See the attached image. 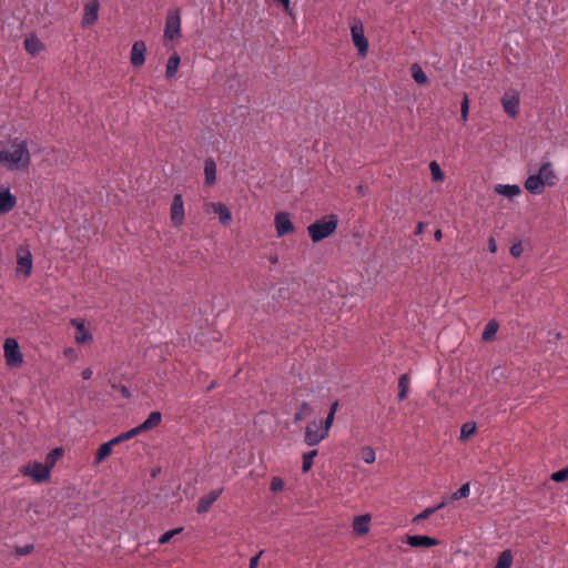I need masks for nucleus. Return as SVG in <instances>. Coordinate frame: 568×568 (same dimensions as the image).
<instances>
[{"label": "nucleus", "mask_w": 568, "mask_h": 568, "mask_svg": "<svg viewBox=\"0 0 568 568\" xmlns=\"http://www.w3.org/2000/svg\"><path fill=\"white\" fill-rule=\"evenodd\" d=\"M429 169L434 181H442L444 179V173L436 161L430 162Z\"/></svg>", "instance_id": "e433bc0d"}, {"label": "nucleus", "mask_w": 568, "mask_h": 568, "mask_svg": "<svg viewBox=\"0 0 568 568\" xmlns=\"http://www.w3.org/2000/svg\"><path fill=\"white\" fill-rule=\"evenodd\" d=\"M210 206L212 207L213 212L219 215L221 224L227 226L232 223L231 211L225 204L217 202L211 203Z\"/></svg>", "instance_id": "6ab92c4d"}, {"label": "nucleus", "mask_w": 568, "mask_h": 568, "mask_svg": "<svg viewBox=\"0 0 568 568\" xmlns=\"http://www.w3.org/2000/svg\"><path fill=\"white\" fill-rule=\"evenodd\" d=\"M205 183L212 185L216 181V164L212 158H207L204 162Z\"/></svg>", "instance_id": "4be33fe9"}, {"label": "nucleus", "mask_w": 568, "mask_h": 568, "mask_svg": "<svg viewBox=\"0 0 568 568\" xmlns=\"http://www.w3.org/2000/svg\"><path fill=\"white\" fill-rule=\"evenodd\" d=\"M334 416L335 415H332V414H328L327 417L325 418L324 420V429L323 432H326V434L328 435V430L334 422Z\"/></svg>", "instance_id": "de8ad7c7"}, {"label": "nucleus", "mask_w": 568, "mask_h": 568, "mask_svg": "<svg viewBox=\"0 0 568 568\" xmlns=\"http://www.w3.org/2000/svg\"><path fill=\"white\" fill-rule=\"evenodd\" d=\"M262 554H263V550H261L256 556H254L250 559V565H248L250 568H257L258 560H260V557L262 556Z\"/></svg>", "instance_id": "09e8293b"}, {"label": "nucleus", "mask_w": 568, "mask_h": 568, "mask_svg": "<svg viewBox=\"0 0 568 568\" xmlns=\"http://www.w3.org/2000/svg\"><path fill=\"white\" fill-rule=\"evenodd\" d=\"M274 223L277 236L280 237L295 231V227L290 219V214L286 212L277 213L275 215Z\"/></svg>", "instance_id": "6e6552de"}, {"label": "nucleus", "mask_w": 568, "mask_h": 568, "mask_svg": "<svg viewBox=\"0 0 568 568\" xmlns=\"http://www.w3.org/2000/svg\"><path fill=\"white\" fill-rule=\"evenodd\" d=\"M111 453H112V447L110 446V444H108V443L102 444L97 452L94 464L99 465L105 458H108L111 455Z\"/></svg>", "instance_id": "f704fd0d"}, {"label": "nucleus", "mask_w": 568, "mask_h": 568, "mask_svg": "<svg viewBox=\"0 0 568 568\" xmlns=\"http://www.w3.org/2000/svg\"><path fill=\"white\" fill-rule=\"evenodd\" d=\"M11 150H0V163H6L8 170L28 169L31 155L26 140L18 138L10 141Z\"/></svg>", "instance_id": "f257e3e1"}, {"label": "nucleus", "mask_w": 568, "mask_h": 568, "mask_svg": "<svg viewBox=\"0 0 568 568\" xmlns=\"http://www.w3.org/2000/svg\"><path fill=\"white\" fill-rule=\"evenodd\" d=\"M488 245H489V251H490L491 253H495V252H496L497 246H496V242H495V240H494V239H490V240H489Z\"/></svg>", "instance_id": "6e6d98bb"}, {"label": "nucleus", "mask_w": 568, "mask_h": 568, "mask_svg": "<svg viewBox=\"0 0 568 568\" xmlns=\"http://www.w3.org/2000/svg\"><path fill=\"white\" fill-rule=\"evenodd\" d=\"M371 517L368 515H362L354 518L353 530L357 535H365L369 530Z\"/></svg>", "instance_id": "aec40b11"}, {"label": "nucleus", "mask_w": 568, "mask_h": 568, "mask_svg": "<svg viewBox=\"0 0 568 568\" xmlns=\"http://www.w3.org/2000/svg\"><path fill=\"white\" fill-rule=\"evenodd\" d=\"M410 547H424L429 548L437 546L439 544V540L429 536H422V535H414V536H407L406 541Z\"/></svg>", "instance_id": "4468645a"}, {"label": "nucleus", "mask_w": 568, "mask_h": 568, "mask_svg": "<svg viewBox=\"0 0 568 568\" xmlns=\"http://www.w3.org/2000/svg\"><path fill=\"white\" fill-rule=\"evenodd\" d=\"M425 223L424 222H418L417 226H416V230H415V234L416 235H419L424 232V227H425Z\"/></svg>", "instance_id": "864d4df0"}, {"label": "nucleus", "mask_w": 568, "mask_h": 568, "mask_svg": "<svg viewBox=\"0 0 568 568\" xmlns=\"http://www.w3.org/2000/svg\"><path fill=\"white\" fill-rule=\"evenodd\" d=\"M410 74L417 84L424 85L427 84L429 81L426 73L423 71L422 67L417 63H414L410 67Z\"/></svg>", "instance_id": "cd10ccee"}, {"label": "nucleus", "mask_w": 568, "mask_h": 568, "mask_svg": "<svg viewBox=\"0 0 568 568\" xmlns=\"http://www.w3.org/2000/svg\"><path fill=\"white\" fill-rule=\"evenodd\" d=\"M272 262L273 263L277 262V258L276 257H272Z\"/></svg>", "instance_id": "bf43d9fd"}, {"label": "nucleus", "mask_w": 568, "mask_h": 568, "mask_svg": "<svg viewBox=\"0 0 568 568\" xmlns=\"http://www.w3.org/2000/svg\"><path fill=\"white\" fill-rule=\"evenodd\" d=\"M215 387V383H211L209 386H207V392L212 390L213 388Z\"/></svg>", "instance_id": "13d9d810"}, {"label": "nucleus", "mask_w": 568, "mask_h": 568, "mask_svg": "<svg viewBox=\"0 0 568 568\" xmlns=\"http://www.w3.org/2000/svg\"><path fill=\"white\" fill-rule=\"evenodd\" d=\"M162 420V414L160 412H152L149 417L140 424V429L142 432L151 430L160 425Z\"/></svg>", "instance_id": "5701e85b"}, {"label": "nucleus", "mask_w": 568, "mask_h": 568, "mask_svg": "<svg viewBox=\"0 0 568 568\" xmlns=\"http://www.w3.org/2000/svg\"><path fill=\"white\" fill-rule=\"evenodd\" d=\"M513 552L510 549L501 551L497 558V564L494 568H510L513 565Z\"/></svg>", "instance_id": "c85d7f7f"}, {"label": "nucleus", "mask_w": 568, "mask_h": 568, "mask_svg": "<svg viewBox=\"0 0 568 568\" xmlns=\"http://www.w3.org/2000/svg\"><path fill=\"white\" fill-rule=\"evenodd\" d=\"M106 443L110 444L111 447H113L114 445L123 443V439L121 438V434H120L119 436L112 438L111 440H109Z\"/></svg>", "instance_id": "3c124183"}, {"label": "nucleus", "mask_w": 568, "mask_h": 568, "mask_svg": "<svg viewBox=\"0 0 568 568\" xmlns=\"http://www.w3.org/2000/svg\"><path fill=\"white\" fill-rule=\"evenodd\" d=\"M71 323L77 328L75 342L78 344H82V343L92 341V334L85 328L83 323L78 322L77 320H72Z\"/></svg>", "instance_id": "412c9836"}, {"label": "nucleus", "mask_w": 568, "mask_h": 568, "mask_svg": "<svg viewBox=\"0 0 568 568\" xmlns=\"http://www.w3.org/2000/svg\"><path fill=\"white\" fill-rule=\"evenodd\" d=\"M181 17L180 10L176 9L168 13L165 19V28H164V39L165 40H175L181 38Z\"/></svg>", "instance_id": "423d86ee"}, {"label": "nucleus", "mask_w": 568, "mask_h": 568, "mask_svg": "<svg viewBox=\"0 0 568 568\" xmlns=\"http://www.w3.org/2000/svg\"><path fill=\"white\" fill-rule=\"evenodd\" d=\"M338 225V217L331 214L324 219L317 220L307 226V232L313 242L317 243L332 235Z\"/></svg>", "instance_id": "f03ea898"}, {"label": "nucleus", "mask_w": 568, "mask_h": 568, "mask_svg": "<svg viewBox=\"0 0 568 568\" xmlns=\"http://www.w3.org/2000/svg\"><path fill=\"white\" fill-rule=\"evenodd\" d=\"M119 390H120L121 395H122L124 398H130V397H131V393H130V390H129V388H128L126 386L121 385V386L119 387Z\"/></svg>", "instance_id": "8fccbe9b"}, {"label": "nucleus", "mask_w": 568, "mask_h": 568, "mask_svg": "<svg viewBox=\"0 0 568 568\" xmlns=\"http://www.w3.org/2000/svg\"><path fill=\"white\" fill-rule=\"evenodd\" d=\"M312 412H313L312 406L307 402H303L300 405L298 412L295 413V415L293 417L294 423L297 424V423L302 422L305 418V416L311 415Z\"/></svg>", "instance_id": "72a5a7b5"}, {"label": "nucleus", "mask_w": 568, "mask_h": 568, "mask_svg": "<svg viewBox=\"0 0 568 568\" xmlns=\"http://www.w3.org/2000/svg\"><path fill=\"white\" fill-rule=\"evenodd\" d=\"M63 456V449L62 448H54L52 449L47 456L44 465L49 467V470L54 467L57 462Z\"/></svg>", "instance_id": "7c9ffc66"}, {"label": "nucleus", "mask_w": 568, "mask_h": 568, "mask_svg": "<svg viewBox=\"0 0 568 568\" xmlns=\"http://www.w3.org/2000/svg\"><path fill=\"white\" fill-rule=\"evenodd\" d=\"M409 387V376L408 374H402L398 378V399L404 400L407 398Z\"/></svg>", "instance_id": "c756f323"}, {"label": "nucleus", "mask_w": 568, "mask_h": 568, "mask_svg": "<svg viewBox=\"0 0 568 568\" xmlns=\"http://www.w3.org/2000/svg\"><path fill=\"white\" fill-rule=\"evenodd\" d=\"M223 491V488L212 490L209 494L202 496L196 505V511L197 514H204L210 510L212 505L217 500V498L221 496Z\"/></svg>", "instance_id": "f8f14e48"}, {"label": "nucleus", "mask_w": 568, "mask_h": 568, "mask_svg": "<svg viewBox=\"0 0 568 568\" xmlns=\"http://www.w3.org/2000/svg\"><path fill=\"white\" fill-rule=\"evenodd\" d=\"M538 174L540 175L542 182H545L546 186H554L557 183V175L552 169L551 162H545L538 170Z\"/></svg>", "instance_id": "f3484780"}, {"label": "nucleus", "mask_w": 568, "mask_h": 568, "mask_svg": "<svg viewBox=\"0 0 568 568\" xmlns=\"http://www.w3.org/2000/svg\"><path fill=\"white\" fill-rule=\"evenodd\" d=\"M21 474L31 477L36 483H45L50 479V470L44 464L31 462L22 466Z\"/></svg>", "instance_id": "20e7f679"}, {"label": "nucleus", "mask_w": 568, "mask_h": 568, "mask_svg": "<svg viewBox=\"0 0 568 568\" xmlns=\"http://www.w3.org/2000/svg\"><path fill=\"white\" fill-rule=\"evenodd\" d=\"M434 237H435V240H436V241H440V240H442V237H443L442 230H439V229H438V230H436V231H435V234H434Z\"/></svg>", "instance_id": "4d7b16f0"}, {"label": "nucleus", "mask_w": 568, "mask_h": 568, "mask_svg": "<svg viewBox=\"0 0 568 568\" xmlns=\"http://www.w3.org/2000/svg\"><path fill=\"white\" fill-rule=\"evenodd\" d=\"M445 506H446V503L442 501L440 504H438L435 507H429V508L424 509L420 514H418L416 517H414L413 523L417 524L420 520L429 518L434 513L444 508Z\"/></svg>", "instance_id": "473e14b6"}, {"label": "nucleus", "mask_w": 568, "mask_h": 568, "mask_svg": "<svg viewBox=\"0 0 568 568\" xmlns=\"http://www.w3.org/2000/svg\"><path fill=\"white\" fill-rule=\"evenodd\" d=\"M361 455H362V459L366 463V464H373L375 462V458H376V455H375V452L372 447H363L362 448V452H361Z\"/></svg>", "instance_id": "c9c22d12"}, {"label": "nucleus", "mask_w": 568, "mask_h": 568, "mask_svg": "<svg viewBox=\"0 0 568 568\" xmlns=\"http://www.w3.org/2000/svg\"><path fill=\"white\" fill-rule=\"evenodd\" d=\"M24 49L31 54V55H37L38 53H40L44 47L42 44V42L36 38V37H30V38H27L24 40Z\"/></svg>", "instance_id": "393cba45"}, {"label": "nucleus", "mask_w": 568, "mask_h": 568, "mask_svg": "<svg viewBox=\"0 0 568 568\" xmlns=\"http://www.w3.org/2000/svg\"><path fill=\"white\" fill-rule=\"evenodd\" d=\"M181 531H182V528H176V529H172V530L164 532L160 537L159 544L164 545V544L169 542L175 535L180 534Z\"/></svg>", "instance_id": "a19ab883"}, {"label": "nucleus", "mask_w": 568, "mask_h": 568, "mask_svg": "<svg viewBox=\"0 0 568 568\" xmlns=\"http://www.w3.org/2000/svg\"><path fill=\"white\" fill-rule=\"evenodd\" d=\"M476 430V424L466 423L462 426L460 429V439L468 438L471 436Z\"/></svg>", "instance_id": "ea45409f"}, {"label": "nucleus", "mask_w": 568, "mask_h": 568, "mask_svg": "<svg viewBox=\"0 0 568 568\" xmlns=\"http://www.w3.org/2000/svg\"><path fill=\"white\" fill-rule=\"evenodd\" d=\"M184 204L181 194H175L171 204V221L174 226H181L184 222Z\"/></svg>", "instance_id": "1a4fd4ad"}, {"label": "nucleus", "mask_w": 568, "mask_h": 568, "mask_svg": "<svg viewBox=\"0 0 568 568\" xmlns=\"http://www.w3.org/2000/svg\"><path fill=\"white\" fill-rule=\"evenodd\" d=\"M328 435L320 430L316 423L308 424L305 428L304 442L307 446H315Z\"/></svg>", "instance_id": "9b49d317"}, {"label": "nucleus", "mask_w": 568, "mask_h": 568, "mask_svg": "<svg viewBox=\"0 0 568 568\" xmlns=\"http://www.w3.org/2000/svg\"><path fill=\"white\" fill-rule=\"evenodd\" d=\"M33 258L29 246L20 245L17 248V273H22L24 277H30L32 273Z\"/></svg>", "instance_id": "39448f33"}, {"label": "nucleus", "mask_w": 568, "mask_h": 568, "mask_svg": "<svg viewBox=\"0 0 568 568\" xmlns=\"http://www.w3.org/2000/svg\"><path fill=\"white\" fill-rule=\"evenodd\" d=\"M180 62H181V58L176 52H174L169 58L168 63H166V69H165V78L166 79H172L175 77L179 65H180Z\"/></svg>", "instance_id": "b1692460"}, {"label": "nucleus", "mask_w": 568, "mask_h": 568, "mask_svg": "<svg viewBox=\"0 0 568 568\" xmlns=\"http://www.w3.org/2000/svg\"><path fill=\"white\" fill-rule=\"evenodd\" d=\"M551 479L556 483H562L568 479V468L560 469L551 474Z\"/></svg>", "instance_id": "79ce46f5"}, {"label": "nucleus", "mask_w": 568, "mask_h": 568, "mask_svg": "<svg viewBox=\"0 0 568 568\" xmlns=\"http://www.w3.org/2000/svg\"><path fill=\"white\" fill-rule=\"evenodd\" d=\"M352 40L358 50L361 57H365L368 51V41L364 33L362 23H355L351 27Z\"/></svg>", "instance_id": "0eeeda50"}, {"label": "nucleus", "mask_w": 568, "mask_h": 568, "mask_svg": "<svg viewBox=\"0 0 568 568\" xmlns=\"http://www.w3.org/2000/svg\"><path fill=\"white\" fill-rule=\"evenodd\" d=\"M33 549H34L33 544H28L24 546H17L14 548V552L18 556H27V555L31 554L33 551Z\"/></svg>", "instance_id": "c03bdc74"}, {"label": "nucleus", "mask_w": 568, "mask_h": 568, "mask_svg": "<svg viewBox=\"0 0 568 568\" xmlns=\"http://www.w3.org/2000/svg\"><path fill=\"white\" fill-rule=\"evenodd\" d=\"M285 484L281 477H273L271 480L270 489L273 493L283 490Z\"/></svg>", "instance_id": "37998d69"}, {"label": "nucleus", "mask_w": 568, "mask_h": 568, "mask_svg": "<svg viewBox=\"0 0 568 568\" xmlns=\"http://www.w3.org/2000/svg\"><path fill=\"white\" fill-rule=\"evenodd\" d=\"M510 254L514 256V257H519L523 253V245L520 242H517V243H514L511 246H510V250H509Z\"/></svg>", "instance_id": "49530a36"}, {"label": "nucleus", "mask_w": 568, "mask_h": 568, "mask_svg": "<svg viewBox=\"0 0 568 568\" xmlns=\"http://www.w3.org/2000/svg\"><path fill=\"white\" fill-rule=\"evenodd\" d=\"M6 364L11 368L20 367L23 363V355L14 338H7L3 344Z\"/></svg>", "instance_id": "7ed1b4c3"}, {"label": "nucleus", "mask_w": 568, "mask_h": 568, "mask_svg": "<svg viewBox=\"0 0 568 568\" xmlns=\"http://www.w3.org/2000/svg\"><path fill=\"white\" fill-rule=\"evenodd\" d=\"M495 192L500 194V195H504V196H507L509 199L520 194V187L517 185V184H513V185H503V184H497L495 186Z\"/></svg>", "instance_id": "a878e982"}, {"label": "nucleus", "mask_w": 568, "mask_h": 568, "mask_svg": "<svg viewBox=\"0 0 568 568\" xmlns=\"http://www.w3.org/2000/svg\"><path fill=\"white\" fill-rule=\"evenodd\" d=\"M17 205V197L10 192L9 189L0 191V213L7 214Z\"/></svg>", "instance_id": "2eb2a0df"}, {"label": "nucleus", "mask_w": 568, "mask_h": 568, "mask_svg": "<svg viewBox=\"0 0 568 568\" xmlns=\"http://www.w3.org/2000/svg\"><path fill=\"white\" fill-rule=\"evenodd\" d=\"M468 110H469V100L468 95L465 93L464 99L460 103V120L465 123L468 119Z\"/></svg>", "instance_id": "58836bf2"}, {"label": "nucleus", "mask_w": 568, "mask_h": 568, "mask_svg": "<svg viewBox=\"0 0 568 568\" xmlns=\"http://www.w3.org/2000/svg\"><path fill=\"white\" fill-rule=\"evenodd\" d=\"M99 2L97 0L89 2L84 7L82 26H92L98 21Z\"/></svg>", "instance_id": "a211bd4d"}, {"label": "nucleus", "mask_w": 568, "mask_h": 568, "mask_svg": "<svg viewBox=\"0 0 568 568\" xmlns=\"http://www.w3.org/2000/svg\"><path fill=\"white\" fill-rule=\"evenodd\" d=\"M92 374L93 373L91 368H85L81 373L83 379H90L92 377Z\"/></svg>", "instance_id": "603ef678"}, {"label": "nucleus", "mask_w": 568, "mask_h": 568, "mask_svg": "<svg viewBox=\"0 0 568 568\" xmlns=\"http://www.w3.org/2000/svg\"><path fill=\"white\" fill-rule=\"evenodd\" d=\"M272 262L273 263L277 262V258L276 257H272Z\"/></svg>", "instance_id": "052dcab7"}, {"label": "nucleus", "mask_w": 568, "mask_h": 568, "mask_svg": "<svg viewBox=\"0 0 568 568\" xmlns=\"http://www.w3.org/2000/svg\"><path fill=\"white\" fill-rule=\"evenodd\" d=\"M141 433H143V432L140 429V426H136L125 433H122L121 438L123 439V442H125V440H129V439L138 436Z\"/></svg>", "instance_id": "a18cd8bd"}, {"label": "nucleus", "mask_w": 568, "mask_h": 568, "mask_svg": "<svg viewBox=\"0 0 568 568\" xmlns=\"http://www.w3.org/2000/svg\"><path fill=\"white\" fill-rule=\"evenodd\" d=\"M468 495H469V483H466V484L462 485L460 488L457 489L452 495L450 498H452V500H458V499L468 497Z\"/></svg>", "instance_id": "4c0bfd02"}, {"label": "nucleus", "mask_w": 568, "mask_h": 568, "mask_svg": "<svg viewBox=\"0 0 568 568\" xmlns=\"http://www.w3.org/2000/svg\"><path fill=\"white\" fill-rule=\"evenodd\" d=\"M338 406H339L338 402H337V400H335V402L331 405V408H329L328 414L335 415V413H336V412H337V409H338Z\"/></svg>", "instance_id": "5fc2aeb1"}, {"label": "nucleus", "mask_w": 568, "mask_h": 568, "mask_svg": "<svg viewBox=\"0 0 568 568\" xmlns=\"http://www.w3.org/2000/svg\"><path fill=\"white\" fill-rule=\"evenodd\" d=\"M501 104L505 113L511 119L517 118L519 114V95L517 92L505 94L501 98Z\"/></svg>", "instance_id": "9d476101"}, {"label": "nucleus", "mask_w": 568, "mask_h": 568, "mask_svg": "<svg viewBox=\"0 0 568 568\" xmlns=\"http://www.w3.org/2000/svg\"><path fill=\"white\" fill-rule=\"evenodd\" d=\"M316 449L305 453L302 457V471L308 473L313 466L314 458L317 456Z\"/></svg>", "instance_id": "2f4dec72"}, {"label": "nucleus", "mask_w": 568, "mask_h": 568, "mask_svg": "<svg viewBox=\"0 0 568 568\" xmlns=\"http://www.w3.org/2000/svg\"><path fill=\"white\" fill-rule=\"evenodd\" d=\"M146 45L144 41H135L131 49V64L139 68L144 64Z\"/></svg>", "instance_id": "ddd939ff"}, {"label": "nucleus", "mask_w": 568, "mask_h": 568, "mask_svg": "<svg viewBox=\"0 0 568 568\" xmlns=\"http://www.w3.org/2000/svg\"><path fill=\"white\" fill-rule=\"evenodd\" d=\"M545 182H542L538 173L529 175L525 181V189L531 194L539 195L545 190Z\"/></svg>", "instance_id": "dca6fc26"}, {"label": "nucleus", "mask_w": 568, "mask_h": 568, "mask_svg": "<svg viewBox=\"0 0 568 568\" xmlns=\"http://www.w3.org/2000/svg\"><path fill=\"white\" fill-rule=\"evenodd\" d=\"M498 328H499L498 322L495 320H490L484 328V332L481 334V339L484 342L493 341L496 336Z\"/></svg>", "instance_id": "bb28decb"}]
</instances>
